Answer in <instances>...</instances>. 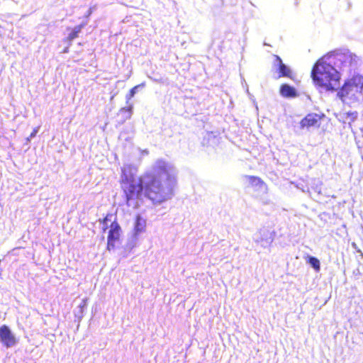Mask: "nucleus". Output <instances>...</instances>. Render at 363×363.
Segmentation results:
<instances>
[{
    "mask_svg": "<svg viewBox=\"0 0 363 363\" xmlns=\"http://www.w3.org/2000/svg\"><path fill=\"white\" fill-rule=\"evenodd\" d=\"M344 118L346 120H350L348 123L350 125H351V123L357 120L358 117V113L357 111H349L344 113Z\"/></svg>",
    "mask_w": 363,
    "mask_h": 363,
    "instance_id": "a211bd4d",
    "label": "nucleus"
},
{
    "mask_svg": "<svg viewBox=\"0 0 363 363\" xmlns=\"http://www.w3.org/2000/svg\"><path fill=\"white\" fill-rule=\"evenodd\" d=\"M116 241L107 240L106 250L108 251H111V250H114L116 247Z\"/></svg>",
    "mask_w": 363,
    "mask_h": 363,
    "instance_id": "aec40b11",
    "label": "nucleus"
},
{
    "mask_svg": "<svg viewBox=\"0 0 363 363\" xmlns=\"http://www.w3.org/2000/svg\"><path fill=\"white\" fill-rule=\"evenodd\" d=\"M84 27V24L82 23L80 25L76 26L72 31L68 34L67 39L69 42L73 41L76 38L78 37L79 34L81 33L82 28Z\"/></svg>",
    "mask_w": 363,
    "mask_h": 363,
    "instance_id": "4468645a",
    "label": "nucleus"
},
{
    "mask_svg": "<svg viewBox=\"0 0 363 363\" xmlns=\"http://www.w3.org/2000/svg\"><path fill=\"white\" fill-rule=\"evenodd\" d=\"M362 160H363V157H362Z\"/></svg>",
    "mask_w": 363,
    "mask_h": 363,
    "instance_id": "cd10ccee",
    "label": "nucleus"
},
{
    "mask_svg": "<svg viewBox=\"0 0 363 363\" xmlns=\"http://www.w3.org/2000/svg\"><path fill=\"white\" fill-rule=\"evenodd\" d=\"M121 232L122 230L119 223L117 222L116 220H113V222H111V224L110 225L107 240L116 242L119 241Z\"/></svg>",
    "mask_w": 363,
    "mask_h": 363,
    "instance_id": "0eeeda50",
    "label": "nucleus"
},
{
    "mask_svg": "<svg viewBox=\"0 0 363 363\" xmlns=\"http://www.w3.org/2000/svg\"><path fill=\"white\" fill-rule=\"evenodd\" d=\"M176 174L174 167L162 160H157L152 169L142 176L138 183L130 171L128 172L125 168L122 169L121 187L127 205L136 206L143 195L154 204L170 199L177 183Z\"/></svg>",
    "mask_w": 363,
    "mask_h": 363,
    "instance_id": "f03ea898",
    "label": "nucleus"
},
{
    "mask_svg": "<svg viewBox=\"0 0 363 363\" xmlns=\"http://www.w3.org/2000/svg\"><path fill=\"white\" fill-rule=\"evenodd\" d=\"M274 60L273 62L272 69L278 73L274 79H279L281 77L292 78V71L291 68L282 62L281 58L277 55H274Z\"/></svg>",
    "mask_w": 363,
    "mask_h": 363,
    "instance_id": "20e7f679",
    "label": "nucleus"
},
{
    "mask_svg": "<svg viewBox=\"0 0 363 363\" xmlns=\"http://www.w3.org/2000/svg\"><path fill=\"white\" fill-rule=\"evenodd\" d=\"M322 185L323 182L320 179H314L312 181L311 189L320 195L322 194Z\"/></svg>",
    "mask_w": 363,
    "mask_h": 363,
    "instance_id": "dca6fc26",
    "label": "nucleus"
},
{
    "mask_svg": "<svg viewBox=\"0 0 363 363\" xmlns=\"http://www.w3.org/2000/svg\"><path fill=\"white\" fill-rule=\"evenodd\" d=\"M306 263L308 264L315 272H318L320 270V262L317 257L308 255L306 258Z\"/></svg>",
    "mask_w": 363,
    "mask_h": 363,
    "instance_id": "ddd939ff",
    "label": "nucleus"
},
{
    "mask_svg": "<svg viewBox=\"0 0 363 363\" xmlns=\"http://www.w3.org/2000/svg\"><path fill=\"white\" fill-rule=\"evenodd\" d=\"M260 233L262 238V247L263 248L269 247L274 240L276 235L275 232L274 230L264 228L260 230Z\"/></svg>",
    "mask_w": 363,
    "mask_h": 363,
    "instance_id": "6e6552de",
    "label": "nucleus"
},
{
    "mask_svg": "<svg viewBox=\"0 0 363 363\" xmlns=\"http://www.w3.org/2000/svg\"><path fill=\"white\" fill-rule=\"evenodd\" d=\"M146 227L147 220L140 214H138L134 220L133 234L135 237H139L140 234L145 232Z\"/></svg>",
    "mask_w": 363,
    "mask_h": 363,
    "instance_id": "423d86ee",
    "label": "nucleus"
},
{
    "mask_svg": "<svg viewBox=\"0 0 363 363\" xmlns=\"http://www.w3.org/2000/svg\"><path fill=\"white\" fill-rule=\"evenodd\" d=\"M113 216V214L111 213H108L106 215V216L105 218H104L102 220L101 219H99V222L100 223H107L108 224V222H111V218Z\"/></svg>",
    "mask_w": 363,
    "mask_h": 363,
    "instance_id": "6ab92c4d",
    "label": "nucleus"
},
{
    "mask_svg": "<svg viewBox=\"0 0 363 363\" xmlns=\"http://www.w3.org/2000/svg\"><path fill=\"white\" fill-rule=\"evenodd\" d=\"M356 251H357V252H358V253H359V254L362 252V250H359V249H357Z\"/></svg>",
    "mask_w": 363,
    "mask_h": 363,
    "instance_id": "a878e982",
    "label": "nucleus"
},
{
    "mask_svg": "<svg viewBox=\"0 0 363 363\" xmlns=\"http://www.w3.org/2000/svg\"><path fill=\"white\" fill-rule=\"evenodd\" d=\"M360 256L363 257V252H362L360 253Z\"/></svg>",
    "mask_w": 363,
    "mask_h": 363,
    "instance_id": "bb28decb",
    "label": "nucleus"
},
{
    "mask_svg": "<svg viewBox=\"0 0 363 363\" xmlns=\"http://www.w3.org/2000/svg\"><path fill=\"white\" fill-rule=\"evenodd\" d=\"M86 308V302L83 300L82 303L74 310L75 321L78 322V325L84 317V311Z\"/></svg>",
    "mask_w": 363,
    "mask_h": 363,
    "instance_id": "9b49d317",
    "label": "nucleus"
},
{
    "mask_svg": "<svg viewBox=\"0 0 363 363\" xmlns=\"http://www.w3.org/2000/svg\"><path fill=\"white\" fill-rule=\"evenodd\" d=\"M38 133V129H34L32 133H30V136H29V139H31V138H33L34 137H35L36 134Z\"/></svg>",
    "mask_w": 363,
    "mask_h": 363,
    "instance_id": "4be33fe9",
    "label": "nucleus"
},
{
    "mask_svg": "<svg viewBox=\"0 0 363 363\" xmlns=\"http://www.w3.org/2000/svg\"><path fill=\"white\" fill-rule=\"evenodd\" d=\"M253 239L255 242H257V244H259L262 246V238L260 231L259 232V233L257 235H255V236L254 237Z\"/></svg>",
    "mask_w": 363,
    "mask_h": 363,
    "instance_id": "412c9836",
    "label": "nucleus"
},
{
    "mask_svg": "<svg viewBox=\"0 0 363 363\" xmlns=\"http://www.w3.org/2000/svg\"><path fill=\"white\" fill-rule=\"evenodd\" d=\"M358 57L347 49L335 50L320 57L313 65L311 77L322 92H335L343 102L358 100L357 94L363 95V76L355 75L345 81L340 87V72L349 71L357 66Z\"/></svg>",
    "mask_w": 363,
    "mask_h": 363,
    "instance_id": "f257e3e1",
    "label": "nucleus"
},
{
    "mask_svg": "<svg viewBox=\"0 0 363 363\" xmlns=\"http://www.w3.org/2000/svg\"><path fill=\"white\" fill-rule=\"evenodd\" d=\"M320 116L318 114L314 113H308L301 121L300 127L302 129L315 126L318 127L320 125Z\"/></svg>",
    "mask_w": 363,
    "mask_h": 363,
    "instance_id": "39448f33",
    "label": "nucleus"
},
{
    "mask_svg": "<svg viewBox=\"0 0 363 363\" xmlns=\"http://www.w3.org/2000/svg\"><path fill=\"white\" fill-rule=\"evenodd\" d=\"M69 52V48H65L64 50H63V53H67Z\"/></svg>",
    "mask_w": 363,
    "mask_h": 363,
    "instance_id": "393cba45",
    "label": "nucleus"
},
{
    "mask_svg": "<svg viewBox=\"0 0 363 363\" xmlns=\"http://www.w3.org/2000/svg\"><path fill=\"white\" fill-rule=\"evenodd\" d=\"M279 94L284 98H296L298 96L296 89L289 84H283L280 86Z\"/></svg>",
    "mask_w": 363,
    "mask_h": 363,
    "instance_id": "1a4fd4ad",
    "label": "nucleus"
},
{
    "mask_svg": "<svg viewBox=\"0 0 363 363\" xmlns=\"http://www.w3.org/2000/svg\"><path fill=\"white\" fill-rule=\"evenodd\" d=\"M352 247H353V248H354L356 250H357V244H356L355 242H352Z\"/></svg>",
    "mask_w": 363,
    "mask_h": 363,
    "instance_id": "b1692460",
    "label": "nucleus"
},
{
    "mask_svg": "<svg viewBox=\"0 0 363 363\" xmlns=\"http://www.w3.org/2000/svg\"><path fill=\"white\" fill-rule=\"evenodd\" d=\"M103 225L102 226V231L103 233H105L110 226H108V224L107 223H101Z\"/></svg>",
    "mask_w": 363,
    "mask_h": 363,
    "instance_id": "5701e85b",
    "label": "nucleus"
},
{
    "mask_svg": "<svg viewBox=\"0 0 363 363\" xmlns=\"http://www.w3.org/2000/svg\"><path fill=\"white\" fill-rule=\"evenodd\" d=\"M145 86V82H143L138 85H136L134 87H133L130 91H129V93L126 95L125 98H126V103L128 104L129 103V100L133 98L136 94L137 92L143 89L144 87Z\"/></svg>",
    "mask_w": 363,
    "mask_h": 363,
    "instance_id": "2eb2a0df",
    "label": "nucleus"
},
{
    "mask_svg": "<svg viewBox=\"0 0 363 363\" xmlns=\"http://www.w3.org/2000/svg\"><path fill=\"white\" fill-rule=\"evenodd\" d=\"M138 239L139 237H135V235L132 234L131 238L128 240L126 243L125 249L129 251L132 250L134 247H136Z\"/></svg>",
    "mask_w": 363,
    "mask_h": 363,
    "instance_id": "f3484780",
    "label": "nucleus"
},
{
    "mask_svg": "<svg viewBox=\"0 0 363 363\" xmlns=\"http://www.w3.org/2000/svg\"><path fill=\"white\" fill-rule=\"evenodd\" d=\"M249 184L254 187L256 191L262 190L266 186L265 183L258 177L245 176Z\"/></svg>",
    "mask_w": 363,
    "mask_h": 363,
    "instance_id": "9d476101",
    "label": "nucleus"
},
{
    "mask_svg": "<svg viewBox=\"0 0 363 363\" xmlns=\"http://www.w3.org/2000/svg\"><path fill=\"white\" fill-rule=\"evenodd\" d=\"M133 104H129L128 106L121 108L120 109L118 116L121 117V123H123L125 121L131 118V116L133 114Z\"/></svg>",
    "mask_w": 363,
    "mask_h": 363,
    "instance_id": "f8f14e48",
    "label": "nucleus"
},
{
    "mask_svg": "<svg viewBox=\"0 0 363 363\" xmlns=\"http://www.w3.org/2000/svg\"><path fill=\"white\" fill-rule=\"evenodd\" d=\"M18 340L11 328L3 325L0 326V342L6 348H11L18 344Z\"/></svg>",
    "mask_w": 363,
    "mask_h": 363,
    "instance_id": "7ed1b4c3",
    "label": "nucleus"
}]
</instances>
